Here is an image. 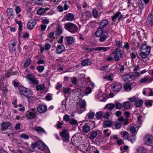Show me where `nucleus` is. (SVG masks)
Instances as JSON below:
<instances>
[{
    "label": "nucleus",
    "instance_id": "f257e3e1",
    "mask_svg": "<svg viewBox=\"0 0 153 153\" xmlns=\"http://www.w3.org/2000/svg\"><path fill=\"white\" fill-rule=\"evenodd\" d=\"M64 27L66 30L72 33H76L78 29V27L76 25L70 22L65 24Z\"/></svg>",
    "mask_w": 153,
    "mask_h": 153
},
{
    "label": "nucleus",
    "instance_id": "f03ea898",
    "mask_svg": "<svg viewBox=\"0 0 153 153\" xmlns=\"http://www.w3.org/2000/svg\"><path fill=\"white\" fill-rule=\"evenodd\" d=\"M37 112L35 108H31L26 112L25 115L27 119H33L37 116Z\"/></svg>",
    "mask_w": 153,
    "mask_h": 153
},
{
    "label": "nucleus",
    "instance_id": "7ed1b4c3",
    "mask_svg": "<svg viewBox=\"0 0 153 153\" xmlns=\"http://www.w3.org/2000/svg\"><path fill=\"white\" fill-rule=\"evenodd\" d=\"M114 55V58L116 61H118L120 60V58L123 57V52L120 48L115 49L112 53Z\"/></svg>",
    "mask_w": 153,
    "mask_h": 153
},
{
    "label": "nucleus",
    "instance_id": "20e7f679",
    "mask_svg": "<svg viewBox=\"0 0 153 153\" xmlns=\"http://www.w3.org/2000/svg\"><path fill=\"white\" fill-rule=\"evenodd\" d=\"M62 140L65 142L69 141L70 137L68 131L65 129H64L59 133Z\"/></svg>",
    "mask_w": 153,
    "mask_h": 153
},
{
    "label": "nucleus",
    "instance_id": "39448f33",
    "mask_svg": "<svg viewBox=\"0 0 153 153\" xmlns=\"http://www.w3.org/2000/svg\"><path fill=\"white\" fill-rule=\"evenodd\" d=\"M36 145L39 149L44 151L46 153H50L49 150L47 146L43 142L38 141L36 142Z\"/></svg>",
    "mask_w": 153,
    "mask_h": 153
},
{
    "label": "nucleus",
    "instance_id": "423d86ee",
    "mask_svg": "<svg viewBox=\"0 0 153 153\" xmlns=\"http://www.w3.org/2000/svg\"><path fill=\"white\" fill-rule=\"evenodd\" d=\"M26 78L29 81V83L33 85H37L39 83L38 81L36 80L35 76L30 74H27Z\"/></svg>",
    "mask_w": 153,
    "mask_h": 153
},
{
    "label": "nucleus",
    "instance_id": "0eeeda50",
    "mask_svg": "<svg viewBox=\"0 0 153 153\" xmlns=\"http://www.w3.org/2000/svg\"><path fill=\"white\" fill-rule=\"evenodd\" d=\"M145 143L149 146H152L153 144V136L151 134L146 135L144 138Z\"/></svg>",
    "mask_w": 153,
    "mask_h": 153
},
{
    "label": "nucleus",
    "instance_id": "6e6552de",
    "mask_svg": "<svg viewBox=\"0 0 153 153\" xmlns=\"http://www.w3.org/2000/svg\"><path fill=\"white\" fill-rule=\"evenodd\" d=\"M86 103L84 100H82L78 105L77 108V111L79 113H81L85 109Z\"/></svg>",
    "mask_w": 153,
    "mask_h": 153
},
{
    "label": "nucleus",
    "instance_id": "1a4fd4ad",
    "mask_svg": "<svg viewBox=\"0 0 153 153\" xmlns=\"http://www.w3.org/2000/svg\"><path fill=\"white\" fill-rule=\"evenodd\" d=\"M74 16L72 13H68L65 15L63 19L64 21H72L74 19Z\"/></svg>",
    "mask_w": 153,
    "mask_h": 153
},
{
    "label": "nucleus",
    "instance_id": "9d476101",
    "mask_svg": "<svg viewBox=\"0 0 153 153\" xmlns=\"http://www.w3.org/2000/svg\"><path fill=\"white\" fill-rule=\"evenodd\" d=\"M111 87L115 91H120L122 88V85L120 83H114L112 84Z\"/></svg>",
    "mask_w": 153,
    "mask_h": 153
},
{
    "label": "nucleus",
    "instance_id": "9b49d317",
    "mask_svg": "<svg viewBox=\"0 0 153 153\" xmlns=\"http://www.w3.org/2000/svg\"><path fill=\"white\" fill-rule=\"evenodd\" d=\"M65 50V47L63 45H59L57 47L56 52L58 54H60L63 52Z\"/></svg>",
    "mask_w": 153,
    "mask_h": 153
},
{
    "label": "nucleus",
    "instance_id": "f8f14e48",
    "mask_svg": "<svg viewBox=\"0 0 153 153\" xmlns=\"http://www.w3.org/2000/svg\"><path fill=\"white\" fill-rule=\"evenodd\" d=\"M47 106L45 105H41L37 108V110L38 112L40 113H42L45 112L47 110Z\"/></svg>",
    "mask_w": 153,
    "mask_h": 153
},
{
    "label": "nucleus",
    "instance_id": "ddd939ff",
    "mask_svg": "<svg viewBox=\"0 0 153 153\" xmlns=\"http://www.w3.org/2000/svg\"><path fill=\"white\" fill-rule=\"evenodd\" d=\"M17 44V42L13 41L11 43L9 44V48L10 52L12 53L16 50V45Z\"/></svg>",
    "mask_w": 153,
    "mask_h": 153
},
{
    "label": "nucleus",
    "instance_id": "4468645a",
    "mask_svg": "<svg viewBox=\"0 0 153 153\" xmlns=\"http://www.w3.org/2000/svg\"><path fill=\"white\" fill-rule=\"evenodd\" d=\"M121 135L124 139H128L129 141H130L132 143H133L134 141V139H131L130 137L128 138V134L127 131H124L123 132L121 133Z\"/></svg>",
    "mask_w": 153,
    "mask_h": 153
},
{
    "label": "nucleus",
    "instance_id": "2eb2a0df",
    "mask_svg": "<svg viewBox=\"0 0 153 153\" xmlns=\"http://www.w3.org/2000/svg\"><path fill=\"white\" fill-rule=\"evenodd\" d=\"M36 23V22L35 20H30L27 24V28L30 29H32L34 28Z\"/></svg>",
    "mask_w": 153,
    "mask_h": 153
},
{
    "label": "nucleus",
    "instance_id": "dca6fc26",
    "mask_svg": "<svg viewBox=\"0 0 153 153\" xmlns=\"http://www.w3.org/2000/svg\"><path fill=\"white\" fill-rule=\"evenodd\" d=\"M108 23V20L104 19L102 20L99 24V27L102 29L105 28Z\"/></svg>",
    "mask_w": 153,
    "mask_h": 153
},
{
    "label": "nucleus",
    "instance_id": "f3484780",
    "mask_svg": "<svg viewBox=\"0 0 153 153\" xmlns=\"http://www.w3.org/2000/svg\"><path fill=\"white\" fill-rule=\"evenodd\" d=\"M141 49H143V50H144V51L147 54L149 55L150 53L151 47L147 45L146 44H145L142 46Z\"/></svg>",
    "mask_w": 153,
    "mask_h": 153
},
{
    "label": "nucleus",
    "instance_id": "a211bd4d",
    "mask_svg": "<svg viewBox=\"0 0 153 153\" xmlns=\"http://www.w3.org/2000/svg\"><path fill=\"white\" fill-rule=\"evenodd\" d=\"M134 76L130 74H126L122 76V79L124 81H129L133 79Z\"/></svg>",
    "mask_w": 153,
    "mask_h": 153
},
{
    "label": "nucleus",
    "instance_id": "6ab92c4d",
    "mask_svg": "<svg viewBox=\"0 0 153 153\" xmlns=\"http://www.w3.org/2000/svg\"><path fill=\"white\" fill-rule=\"evenodd\" d=\"M56 30L55 31V34L56 35H59L62 33V27L61 25H58L56 27Z\"/></svg>",
    "mask_w": 153,
    "mask_h": 153
},
{
    "label": "nucleus",
    "instance_id": "aec40b11",
    "mask_svg": "<svg viewBox=\"0 0 153 153\" xmlns=\"http://www.w3.org/2000/svg\"><path fill=\"white\" fill-rule=\"evenodd\" d=\"M34 129L38 133L46 134L44 129L40 126H36L34 128Z\"/></svg>",
    "mask_w": 153,
    "mask_h": 153
},
{
    "label": "nucleus",
    "instance_id": "412c9836",
    "mask_svg": "<svg viewBox=\"0 0 153 153\" xmlns=\"http://www.w3.org/2000/svg\"><path fill=\"white\" fill-rule=\"evenodd\" d=\"M89 134V138L91 139L95 138L98 134L97 131H92Z\"/></svg>",
    "mask_w": 153,
    "mask_h": 153
},
{
    "label": "nucleus",
    "instance_id": "4be33fe9",
    "mask_svg": "<svg viewBox=\"0 0 153 153\" xmlns=\"http://www.w3.org/2000/svg\"><path fill=\"white\" fill-rule=\"evenodd\" d=\"M102 29L100 27L97 29L95 33V35L97 37H100L103 34V31Z\"/></svg>",
    "mask_w": 153,
    "mask_h": 153
},
{
    "label": "nucleus",
    "instance_id": "5701e85b",
    "mask_svg": "<svg viewBox=\"0 0 153 153\" xmlns=\"http://www.w3.org/2000/svg\"><path fill=\"white\" fill-rule=\"evenodd\" d=\"M11 125V124L10 122H3L2 123L1 126L3 130L6 129L10 126Z\"/></svg>",
    "mask_w": 153,
    "mask_h": 153
},
{
    "label": "nucleus",
    "instance_id": "b1692460",
    "mask_svg": "<svg viewBox=\"0 0 153 153\" xmlns=\"http://www.w3.org/2000/svg\"><path fill=\"white\" fill-rule=\"evenodd\" d=\"M6 13H7V15L8 16L10 17L11 18H13L14 16L13 14V12L12 8H7L6 10Z\"/></svg>",
    "mask_w": 153,
    "mask_h": 153
},
{
    "label": "nucleus",
    "instance_id": "393cba45",
    "mask_svg": "<svg viewBox=\"0 0 153 153\" xmlns=\"http://www.w3.org/2000/svg\"><path fill=\"white\" fill-rule=\"evenodd\" d=\"M103 127L105 128L107 127H111L112 125V123L110 120H107L103 122Z\"/></svg>",
    "mask_w": 153,
    "mask_h": 153
},
{
    "label": "nucleus",
    "instance_id": "a878e982",
    "mask_svg": "<svg viewBox=\"0 0 153 153\" xmlns=\"http://www.w3.org/2000/svg\"><path fill=\"white\" fill-rule=\"evenodd\" d=\"M82 65L83 66H86L90 65L91 64V61L89 59H87L82 61L81 63Z\"/></svg>",
    "mask_w": 153,
    "mask_h": 153
},
{
    "label": "nucleus",
    "instance_id": "bb28decb",
    "mask_svg": "<svg viewBox=\"0 0 153 153\" xmlns=\"http://www.w3.org/2000/svg\"><path fill=\"white\" fill-rule=\"evenodd\" d=\"M27 89L28 88H25L22 86H20L19 88V90L20 94L23 95H24V94L25 93V92L27 91Z\"/></svg>",
    "mask_w": 153,
    "mask_h": 153
},
{
    "label": "nucleus",
    "instance_id": "cd10ccee",
    "mask_svg": "<svg viewBox=\"0 0 153 153\" xmlns=\"http://www.w3.org/2000/svg\"><path fill=\"white\" fill-rule=\"evenodd\" d=\"M65 39L66 40L67 42L68 45L72 44L74 42L73 38L72 37L66 36L65 37Z\"/></svg>",
    "mask_w": 153,
    "mask_h": 153
},
{
    "label": "nucleus",
    "instance_id": "c85d7f7f",
    "mask_svg": "<svg viewBox=\"0 0 153 153\" xmlns=\"http://www.w3.org/2000/svg\"><path fill=\"white\" fill-rule=\"evenodd\" d=\"M146 149L142 146L139 147L137 149L136 153H145Z\"/></svg>",
    "mask_w": 153,
    "mask_h": 153
},
{
    "label": "nucleus",
    "instance_id": "c756f323",
    "mask_svg": "<svg viewBox=\"0 0 153 153\" xmlns=\"http://www.w3.org/2000/svg\"><path fill=\"white\" fill-rule=\"evenodd\" d=\"M90 128L91 127L89 126L84 125L83 127L82 131L85 133H87L90 131Z\"/></svg>",
    "mask_w": 153,
    "mask_h": 153
},
{
    "label": "nucleus",
    "instance_id": "7c9ffc66",
    "mask_svg": "<svg viewBox=\"0 0 153 153\" xmlns=\"http://www.w3.org/2000/svg\"><path fill=\"white\" fill-rule=\"evenodd\" d=\"M106 33L107 34V35H103V36H101L99 38V40L101 42H104L106 39L109 37V36L108 34V33L107 32H106Z\"/></svg>",
    "mask_w": 153,
    "mask_h": 153
},
{
    "label": "nucleus",
    "instance_id": "2f4dec72",
    "mask_svg": "<svg viewBox=\"0 0 153 153\" xmlns=\"http://www.w3.org/2000/svg\"><path fill=\"white\" fill-rule=\"evenodd\" d=\"M103 113L101 111H100L97 112L95 114V117L97 120L101 119L102 117H103Z\"/></svg>",
    "mask_w": 153,
    "mask_h": 153
},
{
    "label": "nucleus",
    "instance_id": "473e14b6",
    "mask_svg": "<svg viewBox=\"0 0 153 153\" xmlns=\"http://www.w3.org/2000/svg\"><path fill=\"white\" fill-rule=\"evenodd\" d=\"M143 103V101L141 100H136L134 102V105L136 107H139L141 106Z\"/></svg>",
    "mask_w": 153,
    "mask_h": 153
},
{
    "label": "nucleus",
    "instance_id": "72a5a7b5",
    "mask_svg": "<svg viewBox=\"0 0 153 153\" xmlns=\"http://www.w3.org/2000/svg\"><path fill=\"white\" fill-rule=\"evenodd\" d=\"M110 49V48L109 47H97V51H102L104 52H106L108 50Z\"/></svg>",
    "mask_w": 153,
    "mask_h": 153
},
{
    "label": "nucleus",
    "instance_id": "f704fd0d",
    "mask_svg": "<svg viewBox=\"0 0 153 153\" xmlns=\"http://www.w3.org/2000/svg\"><path fill=\"white\" fill-rule=\"evenodd\" d=\"M141 53H140V56L143 58L145 59L146 58L147 55H148V54H147L145 52H144V50H143V49L140 50Z\"/></svg>",
    "mask_w": 153,
    "mask_h": 153
},
{
    "label": "nucleus",
    "instance_id": "c9c22d12",
    "mask_svg": "<svg viewBox=\"0 0 153 153\" xmlns=\"http://www.w3.org/2000/svg\"><path fill=\"white\" fill-rule=\"evenodd\" d=\"M32 95V92L31 91L28 89L24 96L27 97H31Z\"/></svg>",
    "mask_w": 153,
    "mask_h": 153
},
{
    "label": "nucleus",
    "instance_id": "e433bc0d",
    "mask_svg": "<svg viewBox=\"0 0 153 153\" xmlns=\"http://www.w3.org/2000/svg\"><path fill=\"white\" fill-rule=\"evenodd\" d=\"M115 106V104L113 103H109L107 104L105 106L106 108L110 111L112 110Z\"/></svg>",
    "mask_w": 153,
    "mask_h": 153
},
{
    "label": "nucleus",
    "instance_id": "4c0bfd02",
    "mask_svg": "<svg viewBox=\"0 0 153 153\" xmlns=\"http://www.w3.org/2000/svg\"><path fill=\"white\" fill-rule=\"evenodd\" d=\"M146 24L147 25H153L152 18L150 17H148L146 21Z\"/></svg>",
    "mask_w": 153,
    "mask_h": 153
},
{
    "label": "nucleus",
    "instance_id": "58836bf2",
    "mask_svg": "<svg viewBox=\"0 0 153 153\" xmlns=\"http://www.w3.org/2000/svg\"><path fill=\"white\" fill-rule=\"evenodd\" d=\"M91 92L92 89L90 87H88L86 88V89L84 91L85 95H87L88 94H90Z\"/></svg>",
    "mask_w": 153,
    "mask_h": 153
},
{
    "label": "nucleus",
    "instance_id": "ea45409f",
    "mask_svg": "<svg viewBox=\"0 0 153 153\" xmlns=\"http://www.w3.org/2000/svg\"><path fill=\"white\" fill-rule=\"evenodd\" d=\"M124 88L125 90L127 91H129L132 89L129 83H127L125 84L124 86Z\"/></svg>",
    "mask_w": 153,
    "mask_h": 153
},
{
    "label": "nucleus",
    "instance_id": "a19ab883",
    "mask_svg": "<svg viewBox=\"0 0 153 153\" xmlns=\"http://www.w3.org/2000/svg\"><path fill=\"white\" fill-rule=\"evenodd\" d=\"M45 88V85L44 84L39 85L36 86V90L37 91L43 90Z\"/></svg>",
    "mask_w": 153,
    "mask_h": 153
},
{
    "label": "nucleus",
    "instance_id": "79ce46f5",
    "mask_svg": "<svg viewBox=\"0 0 153 153\" xmlns=\"http://www.w3.org/2000/svg\"><path fill=\"white\" fill-rule=\"evenodd\" d=\"M85 18L88 19V18L91 17L92 16L91 13L89 11H86L85 13Z\"/></svg>",
    "mask_w": 153,
    "mask_h": 153
},
{
    "label": "nucleus",
    "instance_id": "37998d69",
    "mask_svg": "<svg viewBox=\"0 0 153 153\" xmlns=\"http://www.w3.org/2000/svg\"><path fill=\"white\" fill-rule=\"evenodd\" d=\"M45 13L44 8H40L37 10V13L38 15H42Z\"/></svg>",
    "mask_w": 153,
    "mask_h": 153
},
{
    "label": "nucleus",
    "instance_id": "c03bdc74",
    "mask_svg": "<svg viewBox=\"0 0 153 153\" xmlns=\"http://www.w3.org/2000/svg\"><path fill=\"white\" fill-rule=\"evenodd\" d=\"M121 12H118L116 13L112 17V21H115V19L117 18V17H118V16L120 14Z\"/></svg>",
    "mask_w": 153,
    "mask_h": 153
},
{
    "label": "nucleus",
    "instance_id": "a18cd8bd",
    "mask_svg": "<svg viewBox=\"0 0 153 153\" xmlns=\"http://www.w3.org/2000/svg\"><path fill=\"white\" fill-rule=\"evenodd\" d=\"M31 60L30 59H27L25 62L24 67L25 68H27L31 63Z\"/></svg>",
    "mask_w": 153,
    "mask_h": 153
},
{
    "label": "nucleus",
    "instance_id": "49530a36",
    "mask_svg": "<svg viewBox=\"0 0 153 153\" xmlns=\"http://www.w3.org/2000/svg\"><path fill=\"white\" fill-rule=\"evenodd\" d=\"M123 106L125 109H128L130 107V103L129 102H125L123 103Z\"/></svg>",
    "mask_w": 153,
    "mask_h": 153
},
{
    "label": "nucleus",
    "instance_id": "de8ad7c7",
    "mask_svg": "<svg viewBox=\"0 0 153 153\" xmlns=\"http://www.w3.org/2000/svg\"><path fill=\"white\" fill-rule=\"evenodd\" d=\"M42 19V22L44 24H48L49 22V19L47 17H45L44 19Z\"/></svg>",
    "mask_w": 153,
    "mask_h": 153
},
{
    "label": "nucleus",
    "instance_id": "09e8293b",
    "mask_svg": "<svg viewBox=\"0 0 153 153\" xmlns=\"http://www.w3.org/2000/svg\"><path fill=\"white\" fill-rule=\"evenodd\" d=\"M69 123L71 125H75L78 124L77 121L74 119H70L69 120Z\"/></svg>",
    "mask_w": 153,
    "mask_h": 153
},
{
    "label": "nucleus",
    "instance_id": "8fccbe9b",
    "mask_svg": "<svg viewBox=\"0 0 153 153\" xmlns=\"http://www.w3.org/2000/svg\"><path fill=\"white\" fill-rule=\"evenodd\" d=\"M95 115V113L93 112L90 111L87 114V116L89 119H92Z\"/></svg>",
    "mask_w": 153,
    "mask_h": 153
},
{
    "label": "nucleus",
    "instance_id": "3c124183",
    "mask_svg": "<svg viewBox=\"0 0 153 153\" xmlns=\"http://www.w3.org/2000/svg\"><path fill=\"white\" fill-rule=\"evenodd\" d=\"M45 69V67L43 66L40 65L37 68V69L39 73L42 72Z\"/></svg>",
    "mask_w": 153,
    "mask_h": 153
},
{
    "label": "nucleus",
    "instance_id": "603ef678",
    "mask_svg": "<svg viewBox=\"0 0 153 153\" xmlns=\"http://www.w3.org/2000/svg\"><path fill=\"white\" fill-rule=\"evenodd\" d=\"M110 112L107 111L105 113H104L103 115V117L104 118L108 119L110 117Z\"/></svg>",
    "mask_w": 153,
    "mask_h": 153
},
{
    "label": "nucleus",
    "instance_id": "864d4df0",
    "mask_svg": "<svg viewBox=\"0 0 153 153\" xmlns=\"http://www.w3.org/2000/svg\"><path fill=\"white\" fill-rule=\"evenodd\" d=\"M152 101L150 100H147L145 101V105L147 106H151L152 105Z\"/></svg>",
    "mask_w": 153,
    "mask_h": 153
},
{
    "label": "nucleus",
    "instance_id": "5fc2aeb1",
    "mask_svg": "<svg viewBox=\"0 0 153 153\" xmlns=\"http://www.w3.org/2000/svg\"><path fill=\"white\" fill-rule=\"evenodd\" d=\"M92 13L94 18H97L98 15V13L97 10L94 9L92 11Z\"/></svg>",
    "mask_w": 153,
    "mask_h": 153
},
{
    "label": "nucleus",
    "instance_id": "6e6d98bb",
    "mask_svg": "<svg viewBox=\"0 0 153 153\" xmlns=\"http://www.w3.org/2000/svg\"><path fill=\"white\" fill-rule=\"evenodd\" d=\"M115 105L117 109H120L123 107V105L119 102L116 103Z\"/></svg>",
    "mask_w": 153,
    "mask_h": 153
},
{
    "label": "nucleus",
    "instance_id": "4d7b16f0",
    "mask_svg": "<svg viewBox=\"0 0 153 153\" xmlns=\"http://www.w3.org/2000/svg\"><path fill=\"white\" fill-rule=\"evenodd\" d=\"M71 89L70 88H63V91L64 94H68L71 91Z\"/></svg>",
    "mask_w": 153,
    "mask_h": 153
},
{
    "label": "nucleus",
    "instance_id": "13d9d810",
    "mask_svg": "<svg viewBox=\"0 0 153 153\" xmlns=\"http://www.w3.org/2000/svg\"><path fill=\"white\" fill-rule=\"evenodd\" d=\"M51 45L48 43H46L45 46V49L48 51L51 48Z\"/></svg>",
    "mask_w": 153,
    "mask_h": 153
},
{
    "label": "nucleus",
    "instance_id": "bf43d9fd",
    "mask_svg": "<svg viewBox=\"0 0 153 153\" xmlns=\"http://www.w3.org/2000/svg\"><path fill=\"white\" fill-rule=\"evenodd\" d=\"M109 130L108 129H107L104 130L103 132L104 134V135L106 137H109L110 134H111V132L108 133V131Z\"/></svg>",
    "mask_w": 153,
    "mask_h": 153
},
{
    "label": "nucleus",
    "instance_id": "052dcab7",
    "mask_svg": "<svg viewBox=\"0 0 153 153\" xmlns=\"http://www.w3.org/2000/svg\"><path fill=\"white\" fill-rule=\"evenodd\" d=\"M16 22L19 25V30H22V24L21 22L20 21H16Z\"/></svg>",
    "mask_w": 153,
    "mask_h": 153
},
{
    "label": "nucleus",
    "instance_id": "680f3d73",
    "mask_svg": "<svg viewBox=\"0 0 153 153\" xmlns=\"http://www.w3.org/2000/svg\"><path fill=\"white\" fill-rule=\"evenodd\" d=\"M69 118L70 117L69 115L68 114H65L64 115L63 119L64 121L67 122L68 121H69L70 120Z\"/></svg>",
    "mask_w": 153,
    "mask_h": 153
},
{
    "label": "nucleus",
    "instance_id": "e2e57ef3",
    "mask_svg": "<svg viewBox=\"0 0 153 153\" xmlns=\"http://www.w3.org/2000/svg\"><path fill=\"white\" fill-rule=\"evenodd\" d=\"M44 0H36L35 3L36 4L38 5H42Z\"/></svg>",
    "mask_w": 153,
    "mask_h": 153
},
{
    "label": "nucleus",
    "instance_id": "0e129e2a",
    "mask_svg": "<svg viewBox=\"0 0 153 153\" xmlns=\"http://www.w3.org/2000/svg\"><path fill=\"white\" fill-rule=\"evenodd\" d=\"M20 137L24 138L25 139H28L29 138L28 136L25 133L21 134L20 135Z\"/></svg>",
    "mask_w": 153,
    "mask_h": 153
},
{
    "label": "nucleus",
    "instance_id": "69168bd1",
    "mask_svg": "<svg viewBox=\"0 0 153 153\" xmlns=\"http://www.w3.org/2000/svg\"><path fill=\"white\" fill-rule=\"evenodd\" d=\"M114 59V58L113 57V54L111 53L110 55L107 58V60L108 61H112Z\"/></svg>",
    "mask_w": 153,
    "mask_h": 153
},
{
    "label": "nucleus",
    "instance_id": "338daca9",
    "mask_svg": "<svg viewBox=\"0 0 153 153\" xmlns=\"http://www.w3.org/2000/svg\"><path fill=\"white\" fill-rule=\"evenodd\" d=\"M116 45L119 48L122 47H123V44L119 41H117Z\"/></svg>",
    "mask_w": 153,
    "mask_h": 153
},
{
    "label": "nucleus",
    "instance_id": "774afa93",
    "mask_svg": "<svg viewBox=\"0 0 153 153\" xmlns=\"http://www.w3.org/2000/svg\"><path fill=\"white\" fill-rule=\"evenodd\" d=\"M45 62V61L44 60L42 59H39L37 61V63L38 64H43Z\"/></svg>",
    "mask_w": 153,
    "mask_h": 153
}]
</instances>
